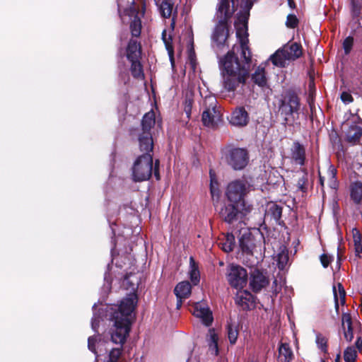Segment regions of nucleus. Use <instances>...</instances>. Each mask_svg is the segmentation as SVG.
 <instances>
[{
    "label": "nucleus",
    "mask_w": 362,
    "mask_h": 362,
    "mask_svg": "<svg viewBox=\"0 0 362 362\" xmlns=\"http://www.w3.org/2000/svg\"><path fill=\"white\" fill-rule=\"evenodd\" d=\"M235 23L236 35L240 46H233L219 60L223 87L228 92L234 91L240 85L245 84L249 76L251 53L247 43V25L245 18H239Z\"/></svg>",
    "instance_id": "1"
},
{
    "label": "nucleus",
    "mask_w": 362,
    "mask_h": 362,
    "mask_svg": "<svg viewBox=\"0 0 362 362\" xmlns=\"http://www.w3.org/2000/svg\"><path fill=\"white\" fill-rule=\"evenodd\" d=\"M137 303V297L134 293L129 294L124 298L119 305L105 306L101 310H105L106 317L112 323L110 329L111 340L116 344H119V348H114L110 352L109 359L110 362H117L122 352V346L129 336L133 312Z\"/></svg>",
    "instance_id": "2"
},
{
    "label": "nucleus",
    "mask_w": 362,
    "mask_h": 362,
    "mask_svg": "<svg viewBox=\"0 0 362 362\" xmlns=\"http://www.w3.org/2000/svg\"><path fill=\"white\" fill-rule=\"evenodd\" d=\"M129 5L125 6L124 0H117L118 12L124 22L125 16L130 21V30L132 36L139 37L141 34V21L140 16H143L145 8V0H127Z\"/></svg>",
    "instance_id": "3"
},
{
    "label": "nucleus",
    "mask_w": 362,
    "mask_h": 362,
    "mask_svg": "<svg viewBox=\"0 0 362 362\" xmlns=\"http://www.w3.org/2000/svg\"><path fill=\"white\" fill-rule=\"evenodd\" d=\"M235 11V6L230 0H220L217 6L216 16L218 23L212 35V40L217 46L223 45L228 36L229 21Z\"/></svg>",
    "instance_id": "4"
},
{
    "label": "nucleus",
    "mask_w": 362,
    "mask_h": 362,
    "mask_svg": "<svg viewBox=\"0 0 362 362\" xmlns=\"http://www.w3.org/2000/svg\"><path fill=\"white\" fill-rule=\"evenodd\" d=\"M264 236L259 229L240 228L238 235V243L242 253L247 256L262 254Z\"/></svg>",
    "instance_id": "5"
},
{
    "label": "nucleus",
    "mask_w": 362,
    "mask_h": 362,
    "mask_svg": "<svg viewBox=\"0 0 362 362\" xmlns=\"http://www.w3.org/2000/svg\"><path fill=\"white\" fill-rule=\"evenodd\" d=\"M300 103L298 95L292 91H286L280 100L279 112L284 116V123L292 124L296 119L295 115L298 114Z\"/></svg>",
    "instance_id": "6"
},
{
    "label": "nucleus",
    "mask_w": 362,
    "mask_h": 362,
    "mask_svg": "<svg viewBox=\"0 0 362 362\" xmlns=\"http://www.w3.org/2000/svg\"><path fill=\"white\" fill-rule=\"evenodd\" d=\"M202 112V123L209 128H215L220 121L221 115L217 110V100L214 95H206L200 103Z\"/></svg>",
    "instance_id": "7"
},
{
    "label": "nucleus",
    "mask_w": 362,
    "mask_h": 362,
    "mask_svg": "<svg viewBox=\"0 0 362 362\" xmlns=\"http://www.w3.org/2000/svg\"><path fill=\"white\" fill-rule=\"evenodd\" d=\"M143 155L139 156L132 167V177L134 181L141 182L148 180L152 174V151H143Z\"/></svg>",
    "instance_id": "8"
},
{
    "label": "nucleus",
    "mask_w": 362,
    "mask_h": 362,
    "mask_svg": "<svg viewBox=\"0 0 362 362\" xmlns=\"http://www.w3.org/2000/svg\"><path fill=\"white\" fill-rule=\"evenodd\" d=\"M302 55L301 46L296 42L285 45L270 57V60L276 66L284 67L287 62L294 61Z\"/></svg>",
    "instance_id": "9"
},
{
    "label": "nucleus",
    "mask_w": 362,
    "mask_h": 362,
    "mask_svg": "<svg viewBox=\"0 0 362 362\" xmlns=\"http://www.w3.org/2000/svg\"><path fill=\"white\" fill-rule=\"evenodd\" d=\"M155 113L150 111L144 115L141 122L142 132L139 136L140 151H153V142L151 133L155 125Z\"/></svg>",
    "instance_id": "10"
},
{
    "label": "nucleus",
    "mask_w": 362,
    "mask_h": 362,
    "mask_svg": "<svg viewBox=\"0 0 362 362\" xmlns=\"http://www.w3.org/2000/svg\"><path fill=\"white\" fill-rule=\"evenodd\" d=\"M224 156L228 165L235 170L243 169L249 161L247 150L242 148H226Z\"/></svg>",
    "instance_id": "11"
},
{
    "label": "nucleus",
    "mask_w": 362,
    "mask_h": 362,
    "mask_svg": "<svg viewBox=\"0 0 362 362\" xmlns=\"http://www.w3.org/2000/svg\"><path fill=\"white\" fill-rule=\"evenodd\" d=\"M227 280L233 288L240 290L247 284V272L239 265L231 264L228 268Z\"/></svg>",
    "instance_id": "12"
},
{
    "label": "nucleus",
    "mask_w": 362,
    "mask_h": 362,
    "mask_svg": "<svg viewBox=\"0 0 362 362\" xmlns=\"http://www.w3.org/2000/svg\"><path fill=\"white\" fill-rule=\"evenodd\" d=\"M344 126L347 127L345 130L346 141L351 144H357L362 136V120L354 117L351 120L347 121Z\"/></svg>",
    "instance_id": "13"
},
{
    "label": "nucleus",
    "mask_w": 362,
    "mask_h": 362,
    "mask_svg": "<svg viewBox=\"0 0 362 362\" xmlns=\"http://www.w3.org/2000/svg\"><path fill=\"white\" fill-rule=\"evenodd\" d=\"M246 193V185L244 182L235 180L231 182L227 187L226 196L231 203L239 204Z\"/></svg>",
    "instance_id": "14"
},
{
    "label": "nucleus",
    "mask_w": 362,
    "mask_h": 362,
    "mask_svg": "<svg viewBox=\"0 0 362 362\" xmlns=\"http://www.w3.org/2000/svg\"><path fill=\"white\" fill-rule=\"evenodd\" d=\"M193 315L199 318L206 326H209L213 322L212 313L207 305L204 302L196 303L192 310Z\"/></svg>",
    "instance_id": "15"
},
{
    "label": "nucleus",
    "mask_w": 362,
    "mask_h": 362,
    "mask_svg": "<svg viewBox=\"0 0 362 362\" xmlns=\"http://www.w3.org/2000/svg\"><path fill=\"white\" fill-rule=\"evenodd\" d=\"M250 121L249 114L244 107H236L230 114L229 122L237 127H244Z\"/></svg>",
    "instance_id": "16"
},
{
    "label": "nucleus",
    "mask_w": 362,
    "mask_h": 362,
    "mask_svg": "<svg viewBox=\"0 0 362 362\" xmlns=\"http://www.w3.org/2000/svg\"><path fill=\"white\" fill-rule=\"evenodd\" d=\"M157 4L160 13L163 18H170L173 15L170 28L172 31L174 30L175 26V16L177 13L174 3L172 0H162L160 3H157Z\"/></svg>",
    "instance_id": "17"
},
{
    "label": "nucleus",
    "mask_w": 362,
    "mask_h": 362,
    "mask_svg": "<svg viewBox=\"0 0 362 362\" xmlns=\"http://www.w3.org/2000/svg\"><path fill=\"white\" fill-rule=\"evenodd\" d=\"M269 280L267 277L258 269H255L250 275V286L255 292L261 291L267 286Z\"/></svg>",
    "instance_id": "18"
},
{
    "label": "nucleus",
    "mask_w": 362,
    "mask_h": 362,
    "mask_svg": "<svg viewBox=\"0 0 362 362\" xmlns=\"http://www.w3.org/2000/svg\"><path fill=\"white\" fill-rule=\"evenodd\" d=\"M238 205L236 204H229L225 205L220 211L221 217L228 223L233 221L238 214Z\"/></svg>",
    "instance_id": "19"
},
{
    "label": "nucleus",
    "mask_w": 362,
    "mask_h": 362,
    "mask_svg": "<svg viewBox=\"0 0 362 362\" xmlns=\"http://www.w3.org/2000/svg\"><path fill=\"white\" fill-rule=\"evenodd\" d=\"M291 158L296 163L300 165H304L305 151L303 146H302L299 142L296 141L293 144L291 148Z\"/></svg>",
    "instance_id": "20"
},
{
    "label": "nucleus",
    "mask_w": 362,
    "mask_h": 362,
    "mask_svg": "<svg viewBox=\"0 0 362 362\" xmlns=\"http://www.w3.org/2000/svg\"><path fill=\"white\" fill-rule=\"evenodd\" d=\"M341 328L344 337L347 341H351L354 338L352 320L349 313H344L341 315Z\"/></svg>",
    "instance_id": "21"
},
{
    "label": "nucleus",
    "mask_w": 362,
    "mask_h": 362,
    "mask_svg": "<svg viewBox=\"0 0 362 362\" xmlns=\"http://www.w3.org/2000/svg\"><path fill=\"white\" fill-rule=\"evenodd\" d=\"M235 303L243 310H249L253 305V297L247 291H239L235 296Z\"/></svg>",
    "instance_id": "22"
},
{
    "label": "nucleus",
    "mask_w": 362,
    "mask_h": 362,
    "mask_svg": "<svg viewBox=\"0 0 362 362\" xmlns=\"http://www.w3.org/2000/svg\"><path fill=\"white\" fill-rule=\"evenodd\" d=\"M282 214V207L275 203L271 202L267 205L265 216L267 218L274 219L276 223L280 224Z\"/></svg>",
    "instance_id": "23"
},
{
    "label": "nucleus",
    "mask_w": 362,
    "mask_h": 362,
    "mask_svg": "<svg viewBox=\"0 0 362 362\" xmlns=\"http://www.w3.org/2000/svg\"><path fill=\"white\" fill-rule=\"evenodd\" d=\"M141 48L136 40H131L127 47V57L129 60L140 59Z\"/></svg>",
    "instance_id": "24"
},
{
    "label": "nucleus",
    "mask_w": 362,
    "mask_h": 362,
    "mask_svg": "<svg viewBox=\"0 0 362 362\" xmlns=\"http://www.w3.org/2000/svg\"><path fill=\"white\" fill-rule=\"evenodd\" d=\"M173 32V30L172 31L171 29L168 34L167 33L166 30H163V31L162 32V40L165 45V49L168 51V54L172 66L174 65V48L173 45V36L171 34Z\"/></svg>",
    "instance_id": "25"
},
{
    "label": "nucleus",
    "mask_w": 362,
    "mask_h": 362,
    "mask_svg": "<svg viewBox=\"0 0 362 362\" xmlns=\"http://www.w3.org/2000/svg\"><path fill=\"white\" fill-rule=\"evenodd\" d=\"M177 299H185L191 293V285L189 281H185L180 282L174 289Z\"/></svg>",
    "instance_id": "26"
},
{
    "label": "nucleus",
    "mask_w": 362,
    "mask_h": 362,
    "mask_svg": "<svg viewBox=\"0 0 362 362\" xmlns=\"http://www.w3.org/2000/svg\"><path fill=\"white\" fill-rule=\"evenodd\" d=\"M189 278L194 285H197L200 281V274L197 262L192 257L189 258Z\"/></svg>",
    "instance_id": "27"
},
{
    "label": "nucleus",
    "mask_w": 362,
    "mask_h": 362,
    "mask_svg": "<svg viewBox=\"0 0 362 362\" xmlns=\"http://www.w3.org/2000/svg\"><path fill=\"white\" fill-rule=\"evenodd\" d=\"M193 103L194 93L192 89H187L185 93L183 104L185 112L188 118L190 117Z\"/></svg>",
    "instance_id": "28"
},
{
    "label": "nucleus",
    "mask_w": 362,
    "mask_h": 362,
    "mask_svg": "<svg viewBox=\"0 0 362 362\" xmlns=\"http://www.w3.org/2000/svg\"><path fill=\"white\" fill-rule=\"evenodd\" d=\"M252 79L259 86L264 87L267 85V78L264 68L258 66L255 73L252 75Z\"/></svg>",
    "instance_id": "29"
},
{
    "label": "nucleus",
    "mask_w": 362,
    "mask_h": 362,
    "mask_svg": "<svg viewBox=\"0 0 362 362\" xmlns=\"http://www.w3.org/2000/svg\"><path fill=\"white\" fill-rule=\"evenodd\" d=\"M351 197L358 204L362 200V182H355L351 185Z\"/></svg>",
    "instance_id": "30"
},
{
    "label": "nucleus",
    "mask_w": 362,
    "mask_h": 362,
    "mask_svg": "<svg viewBox=\"0 0 362 362\" xmlns=\"http://www.w3.org/2000/svg\"><path fill=\"white\" fill-rule=\"evenodd\" d=\"M207 337L210 351L212 354L217 355L218 352V336L214 329H210L209 330Z\"/></svg>",
    "instance_id": "31"
},
{
    "label": "nucleus",
    "mask_w": 362,
    "mask_h": 362,
    "mask_svg": "<svg viewBox=\"0 0 362 362\" xmlns=\"http://www.w3.org/2000/svg\"><path fill=\"white\" fill-rule=\"evenodd\" d=\"M279 357L281 362H290L293 357V352L289 345L281 344L279 347Z\"/></svg>",
    "instance_id": "32"
},
{
    "label": "nucleus",
    "mask_w": 362,
    "mask_h": 362,
    "mask_svg": "<svg viewBox=\"0 0 362 362\" xmlns=\"http://www.w3.org/2000/svg\"><path fill=\"white\" fill-rule=\"evenodd\" d=\"M222 250L226 252H231L235 246V237L228 233L220 243Z\"/></svg>",
    "instance_id": "33"
},
{
    "label": "nucleus",
    "mask_w": 362,
    "mask_h": 362,
    "mask_svg": "<svg viewBox=\"0 0 362 362\" xmlns=\"http://www.w3.org/2000/svg\"><path fill=\"white\" fill-rule=\"evenodd\" d=\"M353 239L357 256L362 257V238L358 230H352Z\"/></svg>",
    "instance_id": "34"
},
{
    "label": "nucleus",
    "mask_w": 362,
    "mask_h": 362,
    "mask_svg": "<svg viewBox=\"0 0 362 362\" xmlns=\"http://www.w3.org/2000/svg\"><path fill=\"white\" fill-rule=\"evenodd\" d=\"M337 170L333 165H329L327 170L328 185L332 189H337L338 182L337 180Z\"/></svg>",
    "instance_id": "35"
},
{
    "label": "nucleus",
    "mask_w": 362,
    "mask_h": 362,
    "mask_svg": "<svg viewBox=\"0 0 362 362\" xmlns=\"http://www.w3.org/2000/svg\"><path fill=\"white\" fill-rule=\"evenodd\" d=\"M209 173H210V177H211L210 191H211V197L214 200L216 199L218 201L219 199V195H220L219 189L218 187V183L215 180L214 173H213V171L211 170Z\"/></svg>",
    "instance_id": "36"
},
{
    "label": "nucleus",
    "mask_w": 362,
    "mask_h": 362,
    "mask_svg": "<svg viewBox=\"0 0 362 362\" xmlns=\"http://www.w3.org/2000/svg\"><path fill=\"white\" fill-rule=\"evenodd\" d=\"M131 63V72L132 74L136 78H140L143 76V71L140 59L129 60Z\"/></svg>",
    "instance_id": "37"
},
{
    "label": "nucleus",
    "mask_w": 362,
    "mask_h": 362,
    "mask_svg": "<svg viewBox=\"0 0 362 362\" xmlns=\"http://www.w3.org/2000/svg\"><path fill=\"white\" fill-rule=\"evenodd\" d=\"M228 337L231 344H234L238 339V329L235 324H228L227 327Z\"/></svg>",
    "instance_id": "38"
},
{
    "label": "nucleus",
    "mask_w": 362,
    "mask_h": 362,
    "mask_svg": "<svg viewBox=\"0 0 362 362\" xmlns=\"http://www.w3.org/2000/svg\"><path fill=\"white\" fill-rule=\"evenodd\" d=\"M357 357V352L353 346L347 347L344 353L345 362H355Z\"/></svg>",
    "instance_id": "39"
},
{
    "label": "nucleus",
    "mask_w": 362,
    "mask_h": 362,
    "mask_svg": "<svg viewBox=\"0 0 362 362\" xmlns=\"http://www.w3.org/2000/svg\"><path fill=\"white\" fill-rule=\"evenodd\" d=\"M277 265L279 269L283 270L286 268L288 262V255L285 252H281L276 257Z\"/></svg>",
    "instance_id": "40"
},
{
    "label": "nucleus",
    "mask_w": 362,
    "mask_h": 362,
    "mask_svg": "<svg viewBox=\"0 0 362 362\" xmlns=\"http://www.w3.org/2000/svg\"><path fill=\"white\" fill-rule=\"evenodd\" d=\"M316 344L317 345V347L320 349L322 351H327V339L321 334H317L316 335Z\"/></svg>",
    "instance_id": "41"
},
{
    "label": "nucleus",
    "mask_w": 362,
    "mask_h": 362,
    "mask_svg": "<svg viewBox=\"0 0 362 362\" xmlns=\"http://www.w3.org/2000/svg\"><path fill=\"white\" fill-rule=\"evenodd\" d=\"M96 306H97L96 304H94L93 306V316L92 320H91V327L94 331L97 330V328L99 326V322H100V315H98L95 312Z\"/></svg>",
    "instance_id": "42"
},
{
    "label": "nucleus",
    "mask_w": 362,
    "mask_h": 362,
    "mask_svg": "<svg viewBox=\"0 0 362 362\" xmlns=\"http://www.w3.org/2000/svg\"><path fill=\"white\" fill-rule=\"evenodd\" d=\"M354 45V38L352 37H347L343 42V48L346 54L350 53Z\"/></svg>",
    "instance_id": "43"
},
{
    "label": "nucleus",
    "mask_w": 362,
    "mask_h": 362,
    "mask_svg": "<svg viewBox=\"0 0 362 362\" xmlns=\"http://www.w3.org/2000/svg\"><path fill=\"white\" fill-rule=\"evenodd\" d=\"M256 0H240V6L246 10H250L253 6L254 2ZM232 2V5L235 6V1L238 2V0H230Z\"/></svg>",
    "instance_id": "44"
},
{
    "label": "nucleus",
    "mask_w": 362,
    "mask_h": 362,
    "mask_svg": "<svg viewBox=\"0 0 362 362\" xmlns=\"http://www.w3.org/2000/svg\"><path fill=\"white\" fill-rule=\"evenodd\" d=\"M298 21L293 14H289L287 16L286 25L288 28H294L297 26Z\"/></svg>",
    "instance_id": "45"
},
{
    "label": "nucleus",
    "mask_w": 362,
    "mask_h": 362,
    "mask_svg": "<svg viewBox=\"0 0 362 362\" xmlns=\"http://www.w3.org/2000/svg\"><path fill=\"white\" fill-rule=\"evenodd\" d=\"M96 342V338L95 337H90L88 340V346L89 350H90L92 352L96 354L95 344Z\"/></svg>",
    "instance_id": "46"
},
{
    "label": "nucleus",
    "mask_w": 362,
    "mask_h": 362,
    "mask_svg": "<svg viewBox=\"0 0 362 362\" xmlns=\"http://www.w3.org/2000/svg\"><path fill=\"white\" fill-rule=\"evenodd\" d=\"M341 99L344 103H350L353 101L351 95L347 92H343L341 95Z\"/></svg>",
    "instance_id": "47"
},
{
    "label": "nucleus",
    "mask_w": 362,
    "mask_h": 362,
    "mask_svg": "<svg viewBox=\"0 0 362 362\" xmlns=\"http://www.w3.org/2000/svg\"><path fill=\"white\" fill-rule=\"evenodd\" d=\"M320 262L322 264V266L326 268L328 267L331 262V257L328 255L323 254L320 256Z\"/></svg>",
    "instance_id": "48"
},
{
    "label": "nucleus",
    "mask_w": 362,
    "mask_h": 362,
    "mask_svg": "<svg viewBox=\"0 0 362 362\" xmlns=\"http://www.w3.org/2000/svg\"><path fill=\"white\" fill-rule=\"evenodd\" d=\"M283 281H281L279 284H278V280L276 279L273 281L272 288L274 292L277 294L281 289Z\"/></svg>",
    "instance_id": "49"
},
{
    "label": "nucleus",
    "mask_w": 362,
    "mask_h": 362,
    "mask_svg": "<svg viewBox=\"0 0 362 362\" xmlns=\"http://www.w3.org/2000/svg\"><path fill=\"white\" fill-rule=\"evenodd\" d=\"M338 289L339 298H341V302L344 303L345 302V291L341 284H338Z\"/></svg>",
    "instance_id": "50"
},
{
    "label": "nucleus",
    "mask_w": 362,
    "mask_h": 362,
    "mask_svg": "<svg viewBox=\"0 0 362 362\" xmlns=\"http://www.w3.org/2000/svg\"><path fill=\"white\" fill-rule=\"evenodd\" d=\"M305 182H306V179L305 178V177H303L300 178L298 180V189H300L301 191H305Z\"/></svg>",
    "instance_id": "51"
},
{
    "label": "nucleus",
    "mask_w": 362,
    "mask_h": 362,
    "mask_svg": "<svg viewBox=\"0 0 362 362\" xmlns=\"http://www.w3.org/2000/svg\"><path fill=\"white\" fill-rule=\"evenodd\" d=\"M355 345L359 351H362V337H358Z\"/></svg>",
    "instance_id": "52"
},
{
    "label": "nucleus",
    "mask_w": 362,
    "mask_h": 362,
    "mask_svg": "<svg viewBox=\"0 0 362 362\" xmlns=\"http://www.w3.org/2000/svg\"><path fill=\"white\" fill-rule=\"evenodd\" d=\"M333 292H334V300H335V308H336V310H337L339 308V303H338V297H337L335 286L333 287Z\"/></svg>",
    "instance_id": "53"
},
{
    "label": "nucleus",
    "mask_w": 362,
    "mask_h": 362,
    "mask_svg": "<svg viewBox=\"0 0 362 362\" xmlns=\"http://www.w3.org/2000/svg\"><path fill=\"white\" fill-rule=\"evenodd\" d=\"M158 163H159V161L158 160H156V162H155L154 175H155V176H156L157 180L159 179V174H158V169H157Z\"/></svg>",
    "instance_id": "54"
},
{
    "label": "nucleus",
    "mask_w": 362,
    "mask_h": 362,
    "mask_svg": "<svg viewBox=\"0 0 362 362\" xmlns=\"http://www.w3.org/2000/svg\"><path fill=\"white\" fill-rule=\"evenodd\" d=\"M189 63H190V65H191V67L192 69H193L194 70L195 69V66H196V62H195V60L193 59L192 54H190L189 56Z\"/></svg>",
    "instance_id": "55"
},
{
    "label": "nucleus",
    "mask_w": 362,
    "mask_h": 362,
    "mask_svg": "<svg viewBox=\"0 0 362 362\" xmlns=\"http://www.w3.org/2000/svg\"><path fill=\"white\" fill-rule=\"evenodd\" d=\"M320 183L321 187L323 188L325 185V177L320 174Z\"/></svg>",
    "instance_id": "56"
},
{
    "label": "nucleus",
    "mask_w": 362,
    "mask_h": 362,
    "mask_svg": "<svg viewBox=\"0 0 362 362\" xmlns=\"http://www.w3.org/2000/svg\"><path fill=\"white\" fill-rule=\"evenodd\" d=\"M288 4L290 8H295V3L293 0H287Z\"/></svg>",
    "instance_id": "57"
},
{
    "label": "nucleus",
    "mask_w": 362,
    "mask_h": 362,
    "mask_svg": "<svg viewBox=\"0 0 362 362\" xmlns=\"http://www.w3.org/2000/svg\"><path fill=\"white\" fill-rule=\"evenodd\" d=\"M182 299H177V308L179 309L182 306Z\"/></svg>",
    "instance_id": "58"
},
{
    "label": "nucleus",
    "mask_w": 362,
    "mask_h": 362,
    "mask_svg": "<svg viewBox=\"0 0 362 362\" xmlns=\"http://www.w3.org/2000/svg\"><path fill=\"white\" fill-rule=\"evenodd\" d=\"M127 282H128V277H127V276H126V277L124 278V281H123V285H124V284H125L126 283H127Z\"/></svg>",
    "instance_id": "59"
},
{
    "label": "nucleus",
    "mask_w": 362,
    "mask_h": 362,
    "mask_svg": "<svg viewBox=\"0 0 362 362\" xmlns=\"http://www.w3.org/2000/svg\"><path fill=\"white\" fill-rule=\"evenodd\" d=\"M339 358H340V356H339V355H337V359H336V361H337V362L339 360Z\"/></svg>",
    "instance_id": "60"
},
{
    "label": "nucleus",
    "mask_w": 362,
    "mask_h": 362,
    "mask_svg": "<svg viewBox=\"0 0 362 362\" xmlns=\"http://www.w3.org/2000/svg\"><path fill=\"white\" fill-rule=\"evenodd\" d=\"M352 4H353V6L354 7L355 6H354V0H352Z\"/></svg>",
    "instance_id": "61"
},
{
    "label": "nucleus",
    "mask_w": 362,
    "mask_h": 362,
    "mask_svg": "<svg viewBox=\"0 0 362 362\" xmlns=\"http://www.w3.org/2000/svg\"><path fill=\"white\" fill-rule=\"evenodd\" d=\"M132 289L133 290L134 289V284H133V286H132Z\"/></svg>",
    "instance_id": "62"
},
{
    "label": "nucleus",
    "mask_w": 362,
    "mask_h": 362,
    "mask_svg": "<svg viewBox=\"0 0 362 362\" xmlns=\"http://www.w3.org/2000/svg\"><path fill=\"white\" fill-rule=\"evenodd\" d=\"M321 362H325V361L322 360Z\"/></svg>",
    "instance_id": "63"
}]
</instances>
